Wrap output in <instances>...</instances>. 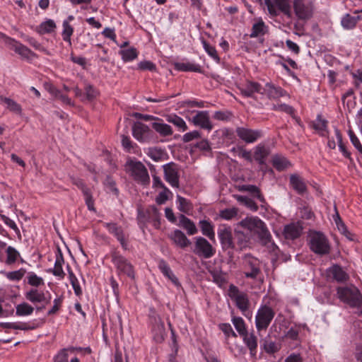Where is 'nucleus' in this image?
<instances>
[{
    "label": "nucleus",
    "instance_id": "41",
    "mask_svg": "<svg viewBox=\"0 0 362 362\" xmlns=\"http://www.w3.org/2000/svg\"><path fill=\"white\" fill-rule=\"evenodd\" d=\"M274 2L284 14L288 18L291 17L290 0H274Z\"/></svg>",
    "mask_w": 362,
    "mask_h": 362
},
{
    "label": "nucleus",
    "instance_id": "60",
    "mask_svg": "<svg viewBox=\"0 0 362 362\" xmlns=\"http://www.w3.org/2000/svg\"><path fill=\"white\" fill-rule=\"evenodd\" d=\"M28 283L33 286H39L44 284L42 278L37 276L34 273H30L28 276Z\"/></svg>",
    "mask_w": 362,
    "mask_h": 362
},
{
    "label": "nucleus",
    "instance_id": "5",
    "mask_svg": "<svg viewBox=\"0 0 362 362\" xmlns=\"http://www.w3.org/2000/svg\"><path fill=\"white\" fill-rule=\"evenodd\" d=\"M275 315L274 311L267 305L262 306L255 317V325L258 331L266 330Z\"/></svg>",
    "mask_w": 362,
    "mask_h": 362
},
{
    "label": "nucleus",
    "instance_id": "31",
    "mask_svg": "<svg viewBox=\"0 0 362 362\" xmlns=\"http://www.w3.org/2000/svg\"><path fill=\"white\" fill-rule=\"evenodd\" d=\"M180 223L179 225L187 230L188 235H194L197 233V228L189 218L186 217L185 215L181 214L179 216Z\"/></svg>",
    "mask_w": 362,
    "mask_h": 362
},
{
    "label": "nucleus",
    "instance_id": "7",
    "mask_svg": "<svg viewBox=\"0 0 362 362\" xmlns=\"http://www.w3.org/2000/svg\"><path fill=\"white\" fill-rule=\"evenodd\" d=\"M192 251L197 256L204 259L211 258L216 252V250L212 245L203 237H196L194 238Z\"/></svg>",
    "mask_w": 362,
    "mask_h": 362
},
{
    "label": "nucleus",
    "instance_id": "52",
    "mask_svg": "<svg viewBox=\"0 0 362 362\" xmlns=\"http://www.w3.org/2000/svg\"><path fill=\"white\" fill-rule=\"evenodd\" d=\"M6 263L10 264L14 263L16 261L18 257L19 256V252L14 247L9 246L6 249Z\"/></svg>",
    "mask_w": 362,
    "mask_h": 362
},
{
    "label": "nucleus",
    "instance_id": "64",
    "mask_svg": "<svg viewBox=\"0 0 362 362\" xmlns=\"http://www.w3.org/2000/svg\"><path fill=\"white\" fill-rule=\"evenodd\" d=\"M327 121L322 119L321 115H318L317 121L313 124V128L316 130L323 131L327 128Z\"/></svg>",
    "mask_w": 362,
    "mask_h": 362
},
{
    "label": "nucleus",
    "instance_id": "20",
    "mask_svg": "<svg viewBox=\"0 0 362 362\" xmlns=\"http://www.w3.org/2000/svg\"><path fill=\"white\" fill-rule=\"evenodd\" d=\"M242 95L246 97H252L255 93H260L262 86L259 83L254 81H247L245 84L239 88Z\"/></svg>",
    "mask_w": 362,
    "mask_h": 362
},
{
    "label": "nucleus",
    "instance_id": "26",
    "mask_svg": "<svg viewBox=\"0 0 362 362\" xmlns=\"http://www.w3.org/2000/svg\"><path fill=\"white\" fill-rule=\"evenodd\" d=\"M242 337L243 338L244 343L250 350V355L252 356H255L257 348V337L252 332L250 334L247 332Z\"/></svg>",
    "mask_w": 362,
    "mask_h": 362
},
{
    "label": "nucleus",
    "instance_id": "9",
    "mask_svg": "<svg viewBox=\"0 0 362 362\" xmlns=\"http://www.w3.org/2000/svg\"><path fill=\"white\" fill-rule=\"evenodd\" d=\"M133 136L140 142H148L153 137V132L145 124L136 122L132 127Z\"/></svg>",
    "mask_w": 362,
    "mask_h": 362
},
{
    "label": "nucleus",
    "instance_id": "49",
    "mask_svg": "<svg viewBox=\"0 0 362 362\" xmlns=\"http://www.w3.org/2000/svg\"><path fill=\"white\" fill-rule=\"evenodd\" d=\"M69 276L70 282L72 285V287L74 290V293L76 296H79L82 293L81 288L79 286L78 281L76 276L74 274L73 272L69 269Z\"/></svg>",
    "mask_w": 362,
    "mask_h": 362
},
{
    "label": "nucleus",
    "instance_id": "50",
    "mask_svg": "<svg viewBox=\"0 0 362 362\" xmlns=\"http://www.w3.org/2000/svg\"><path fill=\"white\" fill-rule=\"evenodd\" d=\"M204 48L207 54L211 57L216 62H220V58L214 47L210 45L206 40L202 41Z\"/></svg>",
    "mask_w": 362,
    "mask_h": 362
},
{
    "label": "nucleus",
    "instance_id": "16",
    "mask_svg": "<svg viewBox=\"0 0 362 362\" xmlns=\"http://www.w3.org/2000/svg\"><path fill=\"white\" fill-rule=\"evenodd\" d=\"M25 296L31 303H44L45 305L50 303V297L47 298L45 293L36 288H32L26 292Z\"/></svg>",
    "mask_w": 362,
    "mask_h": 362
},
{
    "label": "nucleus",
    "instance_id": "54",
    "mask_svg": "<svg viewBox=\"0 0 362 362\" xmlns=\"http://www.w3.org/2000/svg\"><path fill=\"white\" fill-rule=\"evenodd\" d=\"M177 198L179 203V210L184 213H189L192 209L191 204L181 196H177Z\"/></svg>",
    "mask_w": 362,
    "mask_h": 362
},
{
    "label": "nucleus",
    "instance_id": "47",
    "mask_svg": "<svg viewBox=\"0 0 362 362\" xmlns=\"http://www.w3.org/2000/svg\"><path fill=\"white\" fill-rule=\"evenodd\" d=\"M122 58L125 62H129L137 57V51L135 48H129L120 51Z\"/></svg>",
    "mask_w": 362,
    "mask_h": 362
},
{
    "label": "nucleus",
    "instance_id": "30",
    "mask_svg": "<svg viewBox=\"0 0 362 362\" xmlns=\"http://www.w3.org/2000/svg\"><path fill=\"white\" fill-rule=\"evenodd\" d=\"M264 90L269 98L276 99L286 95V92L281 88L276 87L270 83L265 85Z\"/></svg>",
    "mask_w": 362,
    "mask_h": 362
},
{
    "label": "nucleus",
    "instance_id": "45",
    "mask_svg": "<svg viewBox=\"0 0 362 362\" xmlns=\"http://www.w3.org/2000/svg\"><path fill=\"white\" fill-rule=\"evenodd\" d=\"M63 31L62 33V38L65 42H68L71 45V36L74 33L73 27L69 24L68 21L63 22Z\"/></svg>",
    "mask_w": 362,
    "mask_h": 362
},
{
    "label": "nucleus",
    "instance_id": "23",
    "mask_svg": "<svg viewBox=\"0 0 362 362\" xmlns=\"http://www.w3.org/2000/svg\"><path fill=\"white\" fill-rule=\"evenodd\" d=\"M263 221L257 218H246L242 220L238 225L245 229H247L250 233L253 232L255 233L257 228H259Z\"/></svg>",
    "mask_w": 362,
    "mask_h": 362
},
{
    "label": "nucleus",
    "instance_id": "22",
    "mask_svg": "<svg viewBox=\"0 0 362 362\" xmlns=\"http://www.w3.org/2000/svg\"><path fill=\"white\" fill-rule=\"evenodd\" d=\"M235 245L238 250H243L249 246L250 236L249 233H245L239 230H235Z\"/></svg>",
    "mask_w": 362,
    "mask_h": 362
},
{
    "label": "nucleus",
    "instance_id": "2",
    "mask_svg": "<svg viewBox=\"0 0 362 362\" xmlns=\"http://www.w3.org/2000/svg\"><path fill=\"white\" fill-rule=\"evenodd\" d=\"M124 170L136 181H149L148 170L141 161L128 159L124 165Z\"/></svg>",
    "mask_w": 362,
    "mask_h": 362
},
{
    "label": "nucleus",
    "instance_id": "40",
    "mask_svg": "<svg viewBox=\"0 0 362 362\" xmlns=\"http://www.w3.org/2000/svg\"><path fill=\"white\" fill-rule=\"evenodd\" d=\"M98 95L99 92L96 88H95L92 85L87 84L85 86V95L83 98H81V100L84 101L86 100L88 101H92L95 99Z\"/></svg>",
    "mask_w": 362,
    "mask_h": 362
},
{
    "label": "nucleus",
    "instance_id": "58",
    "mask_svg": "<svg viewBox=\"0 0 362 362\" xmlns=\"http://www.w3.org/2000/svg\"><path fill=\"white\" fill-rule=\"evenodd\" d=\"M26 271L24 269H20L17 271H13L11 272H8L6 274V277L12 281H19L21 280L23 276L25 275Z\"/></svg>",
    "mask_w": 362,
    "mask_h": 362
},
{
    "label": "nucleus",
    "instance_id": "34",
    "mask_svg": "<svg viewBox=\"0 0 362 362\" xmlns=\"http://www.w3.org/2000/svg\"><path fill=\"white\" fill-rule=\"evenodd\" d=\"M174 66L176 70L181 71H194L197 73H202V69L199 65L189 62H177L175 64Z\"/></svg>",
    "mask_w": 362,
    "mask_h": 362
},
{
    "label": "nucleus",
    "instance_id": "21",
    "mask_svg": "<svg viewBox=\"0 0 362 362\" xmlns=\"http://www.w3.org/2000/svg\"><path fill=\"white\" fill-rule=\"evenodd\" d=\"M151 126L161 136H169L173 134L172 127L169 124L163 123V120L158 117L152 123Z\"/></svg>",
    "mask_w": 362,
    "mask_h": 362
},
{
    "label": "nucleus",
    "instance_id": "12",
    "mask_svg": "<svg viewBox=\"0 0 362 362\" xmlns=\"http://www.w3.org/2000/svg\"><path fill=\"white\" fill-rule=\"evenodd\" d=\"M218 235L223 250L235 249V244L233 241V235L230 227L223 226L219 228Z\"/></svg>",
    "mask_w": 362,
    "mask_h": 362
},
{
    "label": "nucleus",
    "instance_id": "19",
    "mask_svg": "<svg viewBox=\"0 0 362 362\" xmlns=\"http://www.w3.org/2000/svg\"><path fill=\"white\" fill-rule=\"evenodd\" d=\"M158 268L163 274L166 276L175 286L178 288L181 286V284L178 279L174 274L170 267L165 260L160 259L159 261Z\"/></svg>",
    "mask_w": 362,
    "mask_h": 362
},
{
    "label": "nucleus",
    "instance_id": "18",
    "mask_svg": "<svg viewBox=\"0 0 362 362\" xmlns=\"http://www.w3.org/2000/svg\"><path fill=\"white\" fill-rule=\"evenodd\" d=\"M163 170L166 181H178L180 178V168L174 163L163 165Z\"/></svg>",
    "mask_w": 362,
    "mask_h": 362
},
{
    "label": "nucleus",
    "instance_id": "62",
    "mask_svg": "<svg viewBox=\"0 0 362 362\" xmlns=\"http://www.w3.org/2000/svg\"><path fill=\"white\" fill-rule=\"evenodd\" d=\"M291 187L298 194L303 195L307 192V187L305 182H290Z\"/></svg>",
    "mask_w": 362,
    "mask_h": 362
},
{
    "label": "nucleus",
    "instance_id": "4",
    "mask_svg": "<svg viewBox=\"0 0 362 362\" xmlns=\"http://www.w3.org/2000/svg\"><path fill=\"white\" fill-rule=\"evenodd\" d=\"M112 262L119 276L124 275L131 279H134V267L125 257L117 252H113L112 255Z\"/></svg>",
    "mask_w": 362,
    "mask_h": 362
},
{
    "label": "nucleus",
    "instance_id": "3",
    "mask_svg": "<svg viewBox=\"0 0 362 362\" xmlns=\"http://www.w3.org/2000/svg\"><path fill=\"white\" fill-rule=\"evenodd\" d=\"M310 250L318 255H327L329 253L330 245L327 238L320 232H311L309 235Z\"/></svg>",
    "mask_w": 362,
    "mask_h": 362
},
{
    "label": "nucleus",
    "instance_id": "59",
    "mask_svg": "<svg viewBox=\"0 0 362 362\" xmlns=\"http://www.w3.org/2000/svg\"><path fill=\"white\" fill-rule=\"evenodd\" d=\"M335 134H336V137H337V139L338 141V145H339V148L340 151H341V153H343V155L345 157L349 158L350 153L347 151V149L345 147V146L344 145V144L342 143V136H341V134L339 129H335Z\"/></svg>",
    "mask_w": 362,
    "mask_h": 362
},
{
    "label": "nucleus",
    "instance_id": "13",
    "mask_svg": "<svg viewBox=\"0 0 362 362\" xmlns=\"http://www.w3.org/2000/svg\"><path fill=\"white\" fill-rule=\"evenodd\" d=\"M152 332L153 338L157 342H162L166 335L163 322L158 316H155L152 321Z\"/></svg>",
    "mask_w": 362,
    "mask_h": 362
},
{
    "label": "nucleus",
    "instance_id": "10",
    "mask_svg": "<svg viewBox=\"0 0 362 362\" xmlns=\"http://www.w3.org/2000/svg\"><path fill=\"white\" fill-rule=\"evenodd\" d=\"M235 133L241 140L247 144L254 143L263 136L262 130L252 129L243 127H237Z\"/></svg>",
    "mask_w": 362,
    "mask_h": 362
},
{
    "label": "nucleus",
    "instance_id": "51",
    "mask_svg": "<svg viewBox=\"0 0 362 362\" xmlns=\"http://www.w3.org/2000/svg\"><path fill=\"white\" fill-rule=\"evenodd\" d=\"M272 109L276 111L284 112L290 115L292 117H295L294 109L288 105L284 103L274 105Z\"/></svg>",
    "mask_w": 362,
    "mask_h": 362
},
{
    "label": "nucleus",
    "instance_id": "37",
    "mask_svg": "<svg viewBox=\"0 0 362 362\" xmlns=\"http://www.w3.org/2000/svg\"><path fill=\"white\" fill-rule=\"evenodd\" d=\"M56 28V24L53 20L49 19L42 22L37 28V31L41 34L51 33Z\"/></svg>",
    "mask_w": 362,
    "mask_h": 362
},
{
    "label": "nucleus",
    "instance_id": "6",
    "mask_svg": "<svg viewBox=\"0 0 362 362\" xmlns=\"http://www.w3.org/2000/svg\"><path fill=\"white\" fill-rule=\"evenodd\" d=\"M228 296L234 301L235 305L242 312H245L249 309L250 301L246 293L241 291L238 288L233 284L230 285L228 291Z\"/></svg>",
    "mask_w": 362,
    "mask_h": 362
},
{
    "label": "nucleus",
    "instance_id": "36",
    "mask_svg": "<svg viewBox=\"0 0 362 362\" xmlns=\"http://www.w3.org/2000/svg\"><path fill=\"white\" fill-rule=\"evenodd\" d=\"M199 226L204 235L208 237L211 240H215L214 226L211 224L210 222L206 220L200 221Z\"/></svg>",
    "mask_w": 362,
    "mask_h": 362
},
{
    "label": "nucleus",
    "instance_id": "61",
    "mask_svg": "<svg viewBox=\"0 0 362 362\" xmlns=\"http://www.w3.org/2000/svg\"><path fill=\"white\" fill-rule=\"evenodd\" d=\"M238 214V209L235 208L226 209L220 211V216L224 219L230 220Z\"/></svg>",
    "mask_w": 362,
    "mask_h": 362
},
{
    "label": "nucleus",
    "instance_id": "48",
    "mask_svg": "<svg viewBox=\"0 0 362 362\" xmlns=\"http://www.w3.org/2000/svg\"><path fill=\"white\" fill-rule=\"evenodd\" d=\"M356 18L346 14L341 20V25L344 28L352 29L356 25Z\"/></svg>",
    "mask_w": 362,
    "mask_h": 362
},
{
    "label": "nucleus",
    "instance_id": "38",
    "mask_svg": "<svg viewBox=\"0 0 362 362\" xmlns=\"http://www.w3.org/2000/svg\"><path fill=\"white\" fill-rule=\"evenodd\" d=\"M166 119L168 122L174 124L182 132H185L187 129V126L184 119L176 115H168Z\"/></svg>",
    "mask_w": 362,
    "mask_h": 362
},
{
    "label": "nucleus",
    "instance_id": "63",
    "mask_svg": "<svg viewBox=\"0 0 362 362\" xmlns=\"http://www.w3.org/2000/svg\"><path fill=\"white\" fill-rule=\"evenodd\" d=\"M201 137V134L199 131L194 130L190 132H187L182 136V141L184 143L189 142L192 140L199 139Z\"/></svg>",
    "mask_w": 362,
    "mask_h": 362
},
{
    "label": "nucleus",
    "instance_id": "11",
    "mask_svg": "<svg viewBox=\"0 0 362 362\" xmlns=\"http://www.w3.org/2000/svg\"><path fill=\"white\" fill-rule=\"evenodd\" d=\"M189 121L196 127L211 131L213 129V124L210 120L209 115L207 111H197L196 115L189 119Z\"/></svg>",
    "mask_w": 362,
    "mask_h": 362
},
{
    "label": "nucleus",
    "instance_id": "27",
    "mask_svg": "<svg viewBox=\"0 0 362 362\" xmlns=\"http://www.w3.org/2000/svg\"><path fill=\"white\" fill-rule=\"evenodd\" d=\"M64 263V259L62 255V253L60 250V249H57V253L56 255V259L54 262V267L53 269H52V274L56 276H59L61 279H63L65 276V273L64 272L62 269V265Z\"/></svg>",
    "mask_w": 362,
    "mask_h": 362
},
{
    "label": "nucleus",
    "instance_id": "57",
    "mask_svg": "<svg viewBox=\"0 0 362 362\" xmlns=\"http://www.w3.org/2000/svg\"><path fill=\"white\" fill-rule=\"evenodd\" d=\"M147 154L153 160L158 161L163 156V151L158 148H149Z\"/></svg>",
    "mask_w": 362,
    "mask_h": 362
},
{
    "label": "nucleus",
    "instance_id": "28",
    "mask_svg": "<svg viewBox=\"0 0 362 362\" xmlns=\"http://www.w3.org/2000/svg\"><path fill=\"white\" fill-rule=\"evenodd\" d=\"M302 233V228L296 223L287 225L284 228V233L286 239L294 240L298 238Z\"/></svg>",
    "mask_w": 362,
    "mask_h": 362
},
{
    "label": "nucleus",
    "instance_id": "32",
    "mask_svg": "<svg viewBox=\"0 0 362 362\" xmlns=\"http://www.w3.org/2000/svg\"><path fill=\"white\" fill-rule=\"evenodd\" d=\"M106 227L110 233H113L117 237L122 247L126 249L127 243H125L122 229L120 227H118L115 223H107Z\"/></svg>",
    "mask_w": 362,
    "mask_h": 362
},
{
    "label": "nucleus",
    "instance_id": "14",
    "mask_svg": "<svg viewBox=\"0 0 362 362\" xmlns=\"http://www.w3.org/2000/svg\"><path fill=\"white\" fill-rule=\"evenodd\" d=\"M329 277L337 282H345L349 276V274L338 264H334L327 270Z\"/></svg>",
    "mask_w": 362,
    "mask_h": 362
},
{
    "label": "nucleus",
    "instance_id": "56",
    "mask_svg": "<svg viewBox=\"0 0 362 362\" xmlns=\"http://www.w3.org/2000/svg\"><path fill=\"white\" fill-rule=\"evenodd\" d=\"M16 51L21 56L28 59L35 57V55L34 52H33L30 49L23 45H19L17 46L16 47Z\"/></svg>",
    "mask_w": 362,
    "mask_h": 362
},
{
    "label": "nucleus",
    "instance_id": "53",
    "mask_svg": "<svg viewBox=\"0 0 362 362\" xmlns=\"http://www.w3.org/2000/svg\"><path fill=\"white\" fill-rule=\"evenodd\" d=\"M264 349L268 354H274L280 349V346L274 341L265 339Z\"/></svg>",
    "mask_w": 362,
    "mask_h": 362
},
{
    "label": "nucleus",
    "instance_id": "46",
    "mask_svg": "<svg viewBox=\"0 0 362 362\" xmlns=\"http://www.w3.org/2000/svg\"><path fill=\"white\" fill-rule=\"evenodd\" d=\"M272 164L278 170H282L290 165L289 162L285 158L279 156H274Z\"/></svg>",
    "mask_w": 362,
    "mask_h": 362
},
{
    "label": "nucleus",
    "instance_id": "39",
    "mask_svg": "<svg viewBox=\"0 0 362 362\" xmlns=\"http://www.w3.org/2000/svg\"><path fill=\"white\" fill-rule=\"evenodd\" d=\"M0 101L6 104L7 108L9 109L11 111L14 112L19 115L21 114V106L13 100L0 95Z\"/></svg>",
    "mask_w": 362,
    "mask_h": 362
},
{
    "label": "nucleus",
    "instance_id": "42",
    "mask_svg": "<svg viewBox=\"0 0 362 362\" xmlns=\"http://www.w3.org/2000/svg\"><path fill=\"white\" fill-rule=\"evenodd\" d=\"M234 198L239 202L240 204L246 206L249 209L253 211L257 210L258 207L256 203L252 200L251 199L248 198L245 196L238 195V194H234Z\"/></svg>",
    "mask_w": 362,
    "mask_h": 362
},
{
    "label": "nucleus",
    "instance_id": "25",
    "mask_svg": "<svg viewBox=\"0 0 362 362\" xmlns=\"http://www.w3.org/2000/svg\"><path fill=\"white\" fill-rule=\"evenodd\" d=\"M77 187L81 189L85 197L86 204L89 211L95 212L96 209L94 206V199L92 196L90 189L86 187L83 182H76Z\"/></svg>",
    "mask_w": 362,
    "mask_h": 362
},
{
    "label": "nucleus",
    "instance_id": "55",
    "mask_svg": "<svg viewBox=\"0 0 362 362\" xmlns=\"http://www.w3.org/2000/svg\"><path fill=\"white\" fill-rule=\"evenodd\" d=\"M219 329L224 333L226 338L230 337H237L236 333L233 331L229 323H222L218 325Z\"/></svg>",
    "mask_w": 362,
    "mask_h": 362
},
{
    "label": "nucleus",
    "instance_id": "17",
    "mask_svg": "<svg viewBox=\"0 0 362 362\" xmlns=\"http://www.w3.org/2000/svg\"><path fill=\"white\" fill-rule=\"evenodd\" d=\"M293 8L296 15L300 20H308L311 17V12L303 0H294Z\"/></svg>",
    "mask_w": 362,
    "mask_h": 362
},
{
    "label": "nucleus",
    "instance_id": "33",
    "mask_svg": "<svg viewBox=\"0 0 362 362\" xmlns=\"http://www.w3.org/2000/svg\"><path fill=\"white\" fill-rule=\"evenodd\" d=\"M267 32V27L262 20L258 21L255 23L252 27V31L250 34V37H257L263 36Z\"/></svg>",
    "mask_w": 362,
    "mask_h": 362
},
{
    "label": "nucleus",
    "instance_id": "24",
    "mask_svg": "<svg viewBox=\"0 0 362 362\" xmlns=\"http://www.w3.org/2000/svg\"><path fill=\"white\" fill-rule=\"evenodd\" d=\"M269 153V148L264 144H259L255 148L253 158L259 165H263Z\"/></svg>",
    "mask_w": 362,
    "mask_h": 362
},
{
    "label": "nucleus",
    "instance_id": "1",
    "mask_svg": "<svg viewBox=\"0 0 362 362\" xmlns=\"http://www.w3.org/2000/svg\"><path fill=\"white\" fill-rule=\"evenodd\" d=\"M337 296L341 301L356 308V313L362 316V294L356 286H339L337 288Z\"/></svg>",
    "mask_w": 362,
    "mask_h": 362
},
{
    "label": "nucleus",
    "instance_id": "43",
    "mask_svg": "<svg viewBox=\"0 0 362 362\" xmlns=\"http://www.w3.org/2000/svg\"><path fill=\"white\" fill-rule=\"evenodd\" d=\"M232 322L240 336L245 334L247 332L245 321L240 317H233Z\"/></svg>",
    "mask_w": 362,
    "mask_h": 362
},
{
    "label": "nucleus",
    "instance_id": "29",
    "mask_svg": "<svg viewBox=\"0 0 362 362\" xmlns=\"http://www.w3.org/2000/svg\"><path fill=\"white\" fill-rule=\"evenodd\" d=\"M235 188L240 192H247L252 197L258 199L261 202H264V199L260 193L259 189L255 185H236Z\"/></svg>",
    "mask_w": 362,
    "mask_h": 362
},
{
    "label": "nucleus",
    "instance_id": "44",
    "mask_svg": "<svg viewBox=\"0 0 362 362\" xmlns=\"http://www.w3.org/2000/svg\"><path fill=\"white\" fill-rule=\"evenodd\" d=\"M16 314L18 316H25L31 315L34 308L27 303H23L16 306Z\"/></svg>",
    "mask_w": 362,
    "mask_h": 362
},
{
    "label": "nucleus",
    "instance_id": "15",
    "mask_svg": "<svg viewBox=\"0 0 362 362\" xmlns=\"http://www.w3.org/2000/svg\"><path fill=\"white\" fill-rule=\"evenodd\" d=\"M169 238L177 247L182 249H184L191 245V241L187 238L185 234L178 229L173 230L169 235Z\"/></svg>",
    "mask_w": 362,
    "mask_h": 362
},
{
    "label": "nucleus",
    "instance_id": "8",
    "mask_svg": "<svg viewBox=\"0 0 362 362\" xmlns=\"http://www.w3.org/2000/svg\"><path fill=\"white\" fill-rule=\"evenodd\" d=\"M244 267L248 271L245 272L247 278L255 279L260 273V263L258 259L250 254L243 256Z\"/></svg>",
    "mask_w": 362,
    "mask_h": 362
},
{
    "label": "nucleus",
    "instance_id": "35",
    "mask_svg": "<svg viewBox=\"0 0 362 362\" xmlns=\"http://www.w3.org/2000/svg\"><path fill=\"white\" fill-rule=\"evenodd\" d=\"M255 234L258 235L259 242L263 245H266L271 241V235L264 222L262 223L261 227L257 228Z\"/></svg>",
    "mask_w": 362,
    "mask_h": 362
}]
</instances>
